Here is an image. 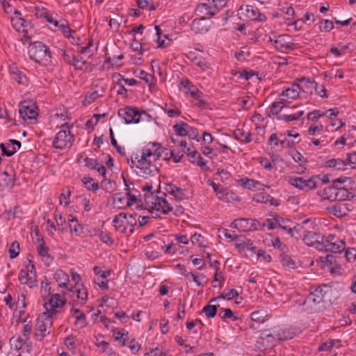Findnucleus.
I'll return each instance as SVG.
<instances>
[{
    "label": "nucleus",
    "instance_id": "obj_1",
    "mask_svg": "<svg viewBox=\"0 0 356 356\" xmlns=\"http://www.w3.org/2000/svg\"><path fill=\"white\" fill-rule=\"evenodd\" d=\"M166 150L158 143H149L143 147L140 154L131 156V164L138 169L137 173L140 175H151L157 172L156 162Z\"/></svg>",
    "mask_w": 356,
    "mask_h": 356
},
{
    "label": "nucleus",
    "instance_id": "obj_2",
    "mask_svg": "<svg viewBox=\"0 0 356 356\" xmlns=\"http://www.w3.org/2000/svg\"><path fill=\"white\" fill-rule=\"evenodd\" d=\"M65 302L64 297L59 293H55L44 303L45 312L40 314L36 320L34 333L36 340L41 341L49 334V329L53 323V316L58 312V309L65 305Z\"/></svg>",
    "mask_w": 356,
    "mask_h": 356
},
{
    "label": "nucleus",
    "instance_id": "obj_3",
    "mask_svg": "<svg viewBox=\"0 0 356 356\" xmlns=\"http://www.w3.org/2000/svg\"><path fill=\"white\" fill-rule=\"evenodd\" d=\"M142 188L144 193L145 208L150 213H153L154 211H156L164 214L172 213L175 216H180L184 213V209L182 207L177 205L173 207L165 197L155 195L152 191V184H145Z\"/></svg>",
    "mask_w": 356,
    "mask_h": 356
},
{
    "label": "nucleus",
    "instance_id": "obj_4",
    "mask_svg": "<svg viewBox=\"0 0 356 356\" xmlns=\"http://www.w3.org/2000/svg\"><path fill=\"white\" fill-rule=\"evenodd\" d=\"M326 285L316 287L311 292L300 305H302V310L308 314L318 312L324 307L323 302L326 293L329 291Z\"/></svg>",
    "mask_w": 356,
    "mask_h": 356
},
{
    "label": "nucleus",
    "instance_id": "obj_5",
    "mask_svg": "<svg viewBox=\"0 0 356 356\" xmlns=\"http://www.w3.org/2000/svg\"><path fill=\"white\" fill-rule=\"evenodd\" d=\"M28 53L30 58L36 63L47 65L50 62L51 54L49 49L41 42H35L31 44Z\"/></svg>",
    "mask_w": 356,
    "mask_h": 356
},
{
    "label": "nucleus",
    "instance_id": "obj_6",
    "mask_svg": "<svg viewBox=\"0 0 356 356\" xmlns=\"http://www.w3.org/2000/svg\"><path fill=\"white\" fill-rule=\"evenodd\" d=\"M113 223L116 231L121 233H126V232L129 230L130 233H132L137 223V220L136 215L121 213L115 216Z\"/></svg>",
    "mask_w": 356,
    "mask_h": 356
},
{
    "label": "nucleus",
    "instance_id": "obj_7",
    "mask_svg": "<svg viewBox=\"0 0 356 356\" xmlns=\"http://www.w3.org/2000/svg\"><path fill=\"white\" fill-rule=\"evenodd\" d=\"M72 281L74 282V289L68 290V296L73 297L76 296V298L81 304H83L88 299V292L82 284L81 275L74 270H70Z\"/></svg>",
    "mask_w": 356,
    "mask_h": 356
},
{
    "label": "nucleus",
    "instance_id": "obj_8",
    "mask_svg": "<svg viewBox=\"0 0 356 356\" xmlns=\"http://www.w3.org/2000/svg\"><path fill=\"white\" fill-rule=\"evenodd\" d=\"M236 17L242 21L257 20L261 22L266 19V16L261 14L257 8L250 5H242L238 9Z\"/></svg>",
    "mask_w": 356,
    "mask_h": 356
},
{
    "label": "nucleus",
    "instance_id": "obj_9",
    "mask_svg": "<svg viewBox=\"0 0 356 356\" xmlns=\"http://www.w3.org/2000/svg\"><path fill=\"white\" fill-rule=\"evenodd\" d=\"M295 332L290 327H275L270 330H265L262 339L277 338L278 341L290 340L295 336Z\"/></svg>",
    "mask_w": 356,
    "mask_h": 356
},
{
    "label": "nucleus",
    "instance_id": "obj_10",
    "mask_svg": "<svg viewBox=\"0 0 356 356\" xmlns=\"http://www.w3.org/2000/svg\"><path fill=\"white\" fill-rule=\"evenodd\" d=\"M18 279L22 284H26L30 288L36 285V272L32 261L29 260L26 268L19 271Z\"/></svg>",
    "mask_w": 356,
    "mask_h": 356
},
{
    "label": "nucleus",
    "instance_id": "obj_11",
    "mask_svg": "<svg viewBox=\"0 0 356 356\" xmlns=\"http://www.w3.org/2000/svg\"><path fill=\"white\" fill-rule=\"evenodd\" d=\"M118 116L125 124L138 123L144 111L140 112L136 108L126 106L118 110Z\"/></svg>",
    "mask_w": 356,
    "mask_h": 356
},
{
    "label": "nucleus",
    "instance_id": "obj_12",
    "mask_svg": "<svg viewBox=\"0 0 356 356\" xmlns=\"http://www.w3.org/2000/svg\"><path fill=\"white\" fill-rule=\"evenodd\" d=\"M288 183L302 191L314 189L316 188L317 185V181L315 177H311L306 179L303 177L292 176L288 178Z\"/></svg>",
    "mask_w": 356,
    "mask_h": 356
},
{
    "label": "nucleus",
    "instance_id": "obj_13",
    "mask_svg": "<svg viewBox=\"0 0 356 356\" xmlns=\"http://www.w3.org/2000/svg\"><path fill=\"white\" fill-rule=\"evenodd\" d=\"M300 90V86L298 83H292L290 86L284 87L278 96L280 100L291 103L299 97Z\"/></svg>",
    "mask_w": 356,
    "mask_h": 356
},
{
    "label": "nucleus",
    "instance_id": "obj_14",
    "mask_svg": "<svg viewBox=\"0 0 356 356\" xmlns=\"http://www.w3.org/2000/svg\"><path fill=\"white\" fill-rule=\"evenodd\" d=\"M188 58L202 72H206L209 76L213 74L212 64L202 56H195L193 53L190 52Z\"/></svg>",
    "mask_w": 356,
    "mask_h": 356
},
{
    "label": "nucleus",
    "instance_id": "obj_15",
    "mask_svg": "<svg viewBox=\"0 0 356 356\" xmlns=\"http://www.w3.org/2000/svg\"><path fill=\"white\" fill-rule=\"evenodd\" d=\"M36 107L30 102H23L19 105V113L20 117L24 120H33L36 118L38 113L36 112Z\"/></svg>",
    "mask_w": 356,
    "mask_h": 356
},
{
    "label": "nucleus",
    "instance_id": "obj_16",
    "mask_svg": "<svg viewBox=\"0 0 356 356\" xmlns=\"http://www.w3.org/2000/svg\"><path fill=\"white\" fill-rule=\"evenodd\" d=\"M80 41L81 39L76 31H72L68 26V42H70L76 47V49H73V50L79 51L81 54L88 53L89 48L92 45V42L89 41L85 47H79Z\"/></svg>",
    "mask_w": 356,
    "mask_h": 356
},
{
    "label": "nucleus",
    "instance_id": "obj_17",
    "mask_svg": "<svg viewBox=\"0 0 356 356\" xmlns=\"http://www.w3.org/2000/svg\"><path fill=\"white\" fill-rule=\"evenodd\" d=\"M321 239H323V236L310 231L306 232L302 238L307 245L315 247L319 251L323 248L321 244Z\"/></svg>",
    "mask_w": 356,
    "mask_h": 356
},
{
    "label": "nucleus",
    "instance_id": "obj_18",
    "mask_svg": "<svg viewBox=\"0 0 356 356\" xmlns=\"http://www.w3.org/2000/svg\"><path fill=\"white\" fill-rule=\"evenodd\" d=\"M269 318L268 312L265 309H259L253 312L250 314V319L252 323L250 325L252 329H257V326L264 323Z\"/></svg>",
    "mask_w": 356,
    "mask_h": 356
},
{
    "label": "nucleus",
    "instance_id": "obj_19",
    "mask_svg": "<svg viewBox=\"0 0 356 356\" xmlns=\"http://www.w3.org/2000/svg\"><path fill=\"white\" fill-rule=\"evenodd\" d=\"M180 84L186 90V94L189 95L192 98L198 99L202 97V92L188 79H182Z\"/></svg>",
    "mask_w": 356,
    "mask_h": 356
},
{
    "label": "nucleus",
    "instance_id": "obj_20",
    "mask_svg": "<svg viewBox=\"0 0 356 356\" xmlns=\"http://www.w3.org/2000/svg\"><path fill=\"white\" fill-rule=\"evenodd\" d=\"M124 181L126 186L127 195V206L136 205V208L140 209L143 207L142 202L140 199H138V193L139 192L136 190L131 189L130 186L127 183V181L124 179Z\"/></svg>",
    "mask_w": 356,
    "mask_h": 356
},
{
    "label": "nucleus",
    "instance_id": "obj_21",
    "mask_svg": "<svg viewBox=\"0 0 356 356\" xmlns=\"http://www.w3.org/2000/svg\"><path fill=\"white\" fill-rule=\"evenodd\" d=\"M71 304V302H70ZM72 308L70 310L71 316L75 319L74 325L77 329H82L88 325L86 315L79 309H75V302H72Z\"/></svg>",
    "mask_w": 356,
    "mask_h": 356
},
{
    "label": "nucleus",
    "instance_id": "obj_22",
    "mask_svg": "<svg viewBox=\"0 0 356 356\" xmlns=\"http://www.w3.org/2000/svg\"><path fill=\"white\" fill-rule=\"evenodd\" d=\"M32 332V326L29 324V323H26V321H24L23 327H22V337H18L16 339V341L19 343V346H16V348L22 349L23 346H26L27 348V351L29 352L31 349V346H29L27 343V341L29 340L30 335Z\"/></svg>",
    "mask_w": 356,
    "mask_h": 356
},
{
    "label": "nucleus",
    "instance_id": "obj_23",
    "mask_svg": "<svg viewBox=\"0 0 356 356\" xmlns=\"http://www.w3.org/2000/svg\"><path fill=\"white\" fill-rule=\"evenodd\" d=\"M210 26L211 24L207 20V18L206 17L200 16V19H195L193 21L191 29L195 33H204L209 31Z\"/></svg>",
    "mask_w": 356,
    "mask_h": 356
},
{
    "label": "nucleus",
    "instance_id": "obj_24",
    "mask_svg": "<svg viewBox=\"0 0 356 356\" xmlns=\"http://www.w3.org/2000/svg\"><path fill=\"white\" fill-rule=\"evenodd\" d=\"M238 184L243 186L245 188L249 190H261L264 191L266 188H269L270 186L268 185H266L264 184L261 183L259 181L254 180L249 178H242L238 180Z\"/></svg>",
    "mask_w": 356,
    "mask_h": 356
},
{
    "label": "nucleus",
    "instance_id": "obj_25",
    "mask_svg": "<svg viewBox=\"0 0 356 356\" xmlns=\"http://www.w3.org/2000/svg\"><path fill=\"white\" fill-rule=\"evenodd\" d=\"M297 81L300 83H305V85L307 87L314 88L316 93L322 98L327 97V90L323 85L316 83L314 81H312L309 79L301 78L298 79Z\"/></svg>",
    "mask_w": 356,
    "mask_h": 356
},
{
    "label": "nucleus",
    "instance_id": "obj_26",
    "mask_svg": "<svg viewBox=\"0 0 356 356\" xmlns=\"http://www.w3.org/2000/svg\"><path fill=\"white\" fill-rule=\"evenodd\" d=\"M273 44L277 50L283 53H289L290 51L296 49L294 43L286 41L285 38L281 35L274 40Z\"/></svg>",
    "mask_w": 356,
    "mask_h": 356
},
{
    "label": "nucleus",
    "instance_id": "obj_27",
    "mask_svg": "<svg viewBox=\"0 0 356 356\" xmlns=\"http://www.w3.org/2000/svg\"><path fill=\"white\" fill-rule=\"evenodd\" d=\"M67 123L65 122L60 125L62 130H60L56 136L54 140L53 145L56 149H63L67 146V133L64 129L66 127Z\"/></svg>",
    "mask_w": 356,
    "mask_h": 356
},
{
    "label": "nucleus",
    "instance_id": "obj_28",
    "mask_svg": "<svg viewBox=\"0 0 356 356\" xmlns=\"http://www.w3.org/2000/svg\"><path fill=\"white\" fill-rule=\"evenodd\" d=\"M346 248V243L339 238L335 241L327 243V245H323L322 250L320 251L331 252L333 253L341 252Z\"/></svg>",
    "mask_w": 356,
    "mask_h": 356
},
{
    "label": "nucleus",
    "instance_id": "obj_29",
    "mask_svg": "<svg viewBox=\"0 0 356 356\" xmlns=\"http://www.w3.org/2000/svg\"><path fill=\"white\" fill-rule=\"evenodd\" d=\"M68 227H70V232L72 236H81L83 234V227L78 222L76 217L68 215Z\"/></svg>",
    "mask_w": 356,
    "mask_h": 356
},
{
    "label": "nucleus",
    "instance_id": "obj_30",
    "mask_svg": "<svg viewBox=\"0 0 356 356\" xmlns=\"http://www.w3.org/2000/svg\"><path fill=\"white\" fill-rule=\"evenodd\" d=\"M334 200L335 201H344L353 198L354 195L352 192L348 191L346 186L343 187H334Z\"/></svg>",
    "mask_w": 356,
    "mask_h": 356
},
{
    "label": "nucleus",
    "instance_id": "obj_31",
    "mask_svg": "<svg viewBox=\"0 0 356 356\" xmlns=\"http://www.w3.org/2000/svg\"><path fill=\"white\" fill-rule=\"evenodd\" d=\"M35 234V243L37 244V251L39 255L41 257H45L48 255V248L45 245V243L43 238L39 233L38 228L34 229Z\"/></svg>",
    "mask_w": 356,
    "mask_h": 356
},
{
    "label": "nucleus",
    "instance_id": "obj_32",
    "mask_svg": "<svg viewBox=\"0 0 356 356\" xmlns=\"http://www.w3.org/2000/svg\"><path fill=\"white\" fill-rule=\"evenodd\" d=\"M348 206L349 204L347 203H339L330 207L329 211L337 217H343L346 216L347 213L352 210Z\"/></svg>",
    "mask_w": 356,
    "mask_h": 356
},
{
    "label": "nucleus",
    "instance_id": "obj_33",
    "mask_svg": "<svg viewBox=\"0 0 356 356\" xmlns=\"http://www.w3.org/2000/svg\"><path fill=\"white\" fill-rule=\"evenodd\" d=\"M85 166L90 169H96L98 173L102 177H105L106 170L104 165H100L97 161L94 159L86 157L83 159Z\"/></svg>",
    "mask_w": 356,
    "mask_h": 356
},
{
    "label": "nucleus",
    "instance_id": "obj_34",
    "mask_svg": "<svg viewBox=\"0 0 356 356\" xmlns=\"http://www.w3.org/2000/svg\"><path fill=\"white\" fill-rule=\"evenodd\" d=\"M197 15L205 17L206 15L213 16L216 15L213 10L212 6L210 3L207 0V2L200 3L195 8Z\"/></svg>",
    "mask_w": 356,
    "mask_h": 356
},
{
    "label": "nucleus",
    "instance_id": "obj_35",
    "mask_svg": "<svg viewBox=\"0 0 356 356\" xmlns=\"http://www.w3.org/2000/svg\"><path fill=\"white\" fill-rule=\"evenodd\" d=\"M8 145H12L11 149H7V147L5 144L1 143L0 145L1 149L2 151V154L6 155L7 156H10L15 154L17 149H19L21 147V143L17 140L11 139L9 140Z\"/></svg>",
    "mask_w": 356,
    "mask_h": 356
},
{
    "label": "nucleus",
    "instance_id": "obj_36",
    "mask_svg": "<svg viewBox=\"0 0 356 356\" xmlns=\"http://www.w3.org/2000/svg\"><path fill=\"white\" fill-rule=\"evenodd\" d=\"M277 227L286 231L287 233L293 236V228L294 227V223L289 219H284L280 216H277Z\"/></svg>",
    "mask_w": 356,
    "mask_h": 356
},
{
    "label": "nucleus",
    "instance_id": "obj_37",
    "mask_svg": "<svg viewBox=\"0 0 356 356\" xmlns=\"http://www.w3.org/2000/svg\"><path fill=\"white\" fill-rule=\"evenodd\" d=\"M169 193L175 198L182 200L188 198V192L186 190L179 188L174 184L169 185Z\"/></svg>",
    "mask_w": 356,
    "mask_h": 356
},
{
    "label": "nucleus",
    "instance_id": "obj_38",
    "mask_svg": "<svg viewBox=\"0 0 356 356\" xmlns=\"http://www.w3.org/2000/svg\"><path fill=\"white\" fill-rule=\"evenodd\" d=\"M230 226L241 232H249L251 229V227L250 226V219L248 218L236 219L232 222Z\"/></svg>",
    "mask_w": 356,
    "mask_h": 356
},
{
    "label": "nucleus",
    "instance_id": "obj_39",
    "mask_svg": "<svg viewBox=\"0 0 356 356\" xmlns=\"http://www.w3.org/2000/svg\"><path fill=\"white\" fill-rule=\"evenodd\" d=\"M234 138L241 143H248L252 140V135L249 131L237 129L234 131Z\"/></svg>",
    "mask_w": 356,
    "mask_h": 356
},
{
    "label": "nucleus",
    "instance_id": "obj_40",
    "mask_svg": "<svg viewBox=\"0 0 356 356\" xmlns=\"http://www.w3.org/2000/svg\"><path fill=\"white\" fill-rule=\"evenodd\" d=\"M216 195L219 200L227 202L238 199V197L234 193L225 188L218 193Z\"/></svg>",
    "mask_w": 356,
    "mask_h": 356
},
{
    "label": "nucleus",
    "instance_id": "obj_41",
    "mask_svg": "<svg viewBox=\"0 0 356 356\" xmlns=\"http://www.w3.org/2000/svg\"><path fill=\"white\" fill-rule=\"evenodd\" d=\"M11 24L13 27L17 31H24V24L26 21L21 16V13L19 12V15H15L14 17H12L10 19Z\"/></svg>",
    "mask_w": 356,
    "mask_h": 356
},
{
    "label": "nucleus",
    "instance_id": "obj_42",
    "mask_svg": "<svg viewBox=\"0 0 356 356\" xmlns=\"http://www.w3.org/2000/svg\"><path fill=\"white\" fill-rule=\"evenodd\" d=\"M173 130L176 134L179 136H186L192 128L186 122H181L180 124H176L173 127Z\"/></svg>",
    "mask_w": 356,
    "mask_h": 356
},
{
    "label": "nucleus",
    "instance_id": "obj_43",
    "mask_svg": "<svg viewBox=\"0 0 356 356\" xmlns=\"http://www.w3.org/2000/svg\"><path fill=\"white\" fill-rule=\"evenodd\" d=\"M291 156L293 159L300 164L297 170L298 172L303 173L306 170L304 164L307 163V159L298 151L293 152Z\"/></svg>",
    "mask_w": 356,
    "mask_h": 356
},
{
    "label": "nucleus",
    "instance_id": "obj_44",
    "mask_svg": "<svg viewBox=\"0 0 356 356\" xmlns=\"http://www.w3.org/2000/svg\"><path fill=\"white\" fill-rule=\"evenodd\" d=\"M186 278L188 280L193 281L199 286H203L207 282L206 276L202 273H198L196 275L193 273L189 272L188 274L186 275Z\"/></svg>",
    "mask_w": 356,
    "mask_h": 356
},
{
    "label": "nucleus",
    "instance_id": "obj_45",
    "mask_svg": "<svg viewBox=\"0 0 356 356\" xmlns=\"http://www.w3.org/2000/svg\"><path fill=\"white\" fill-rule=\"evenodd\" d=\"M347 163L345 161L339 159H332L328 160L325 163V166L327 168H332L337 170H343L346 168Z\"/></svg>",
    "mask_w": 356,
    "mask_h": 356
},
{
    "label": "nucleus",
    "instance_id": "obj_46",
    "mask_svg": "<svg viewBox=\"0 0 356 356\" xmlns=\"http://www.w3.org/2000/svg\"><path fill=\"white\" fill-rule=\"evenodd\" d=\"M163 111L170 118H177L181 115L180 109L173 104H165Z\"/></svg>",
    "mask_w": 356,
    "mask_h": 356
},
{
    "label": "nucleus",
    "instance_id": "obj_47",
    "mask_svg": "<svg viewBox=\"0 0 356 356\" xmlns=\"http://www.w3.org/2000/svg\"><path fill=\"white\" fill-rule=\"evenodd\" d=\"M54 277L59 286H67V274L63 270H57L54 275Z\"/></svg>",
    "mask_w": 356,
    "mask_h": 356
},
{
    "label": "nucleus",
    "instance_id": "obj_48",
    "mask_svg": "<svg viewBox=\"0 0 356 356\" xmlns=\"http://www.w3.org/2000/svg\"><path fill=\"white\" fill-rule=\"evenodd\" d=\"M304 114V111H298L297 113L291 115H279L277 119L289 122L299 120Z\"/></svg>",
    "mask_w": 356,
    "mask_h": 356
},
{
    "label": "nucleus",
    "instance_id": "obj_49",
    "mask_svg": "<svg viewBox=\"0 0 356 356\" xmlns=\"http://www.w3.org/2000/svg\"><path fill=\"white\" fill-rule=\"evenodd\" d=\"M281 263L283 267L287 269H293L296 267V261L287 254L281 255Z\"/></svg>",
    "mask_w": 356,
    "mask_h": 356
},
{
    "label": "nucleus",
    "instance_id": "obj_50",
    "mask_svg": "<svg viewBox=\"0 0 356 356\" xmlns=\"http://www.w3.org/2000/svg\"><path fill=\"white\" fill-rule=\"evenodd\" d=\"M2 175L5 177L3 179L4 182V186L6 188H12L15 185V174L12 172L10 173L8 171H4Z\"/></svg>",
    "mask_w": 356,
    "mask_h": 356
},
{
    "label": "nucleus",
    "instance_id": "obj_51",
    "mask_svg": "<svg viewBox=\"0 0 356 356\" xmlns=\"http://www.w3.org/2000/svg\"><path fill=\"white\" fill-rule=\"evenodd\" d=\"M191 161L193 164H196L203 170H207L209 169L207 165V161L204 160L199 152H197V155H195L194 157L191 158Z\"/></svg>",
    "mask_w": 356,
    "mask_h": 356
},
{
    "label": "nucleus",
    "instance_id": "obj_52",
    "mask_svg": "<svg viewBox=\"0 0 356 356\" xmlns=\"http://www.w3.org/2000/svg\"><path fill=\"white\" fill-rule=\"evenodd\" d=\"M334 187H327L324 188L322 191H319L318 194L325 200H329L331 201H334Z\"/></svg>",
    "mask_w": 356,
    "mask_h": 356
},
{
    "label": "nucleus",
    "instance_id": "obj_53",
    "mask_svg": "<svg viewBox=\"0 0 356 356\" xmlns=\"http://www.w3.org/2000/svg\"><path fill=\"white\" fill-rule=\"evenodd\" d=\"M168 350L162 346H157L144 356H168Z\"/></svg>",
    "mask_w": 356,
    "mask_h": 356
},
{
    "label": "nucleus",
    "instance_id": "obj_54",
    "mask_svg": "<svg viewBox=\"0 0 356 356\" xmlns=\"http://www.w3.org/2000/svg\"><path fill=\"white\" fill-rule=\"evenodd\" d=\"M101 302L99 305V307H103L106 305L108 307H117L118 302L113 298H109L107 296H104L101 298Z\"/></svg>",
    "mask_w": 356,
    "mask_h": 356
},
{
    "label": "nucleus",
    "instance_id": "obj_55",
    "mask_svg": "<svg viewBox=\"0 0 356 356\" xmlns=\"http://www.w3.org/2000/svg\"><path fill=\"white\" fill-rule=\"evenodd\" d=\"M109 275H100L95 278V283L99 286L102 290H107L108 289L107 277Z\"/></svg>",
    "mask_w": 356,
    "mask_h": 356
},
{
    "label": "nucleus",
    "instance_id": "obj_56",
    "mask_svg": "<svg viewBox=\"0 0 356 356\" xmlns=\"http://www.w3.org/2000/svg\"><path fill=\"white\" fill-rule=\"evenodd\" d=\"M284 103L286 102L282 100L274 102L270 106V113L274 115L278 116L282 108L285 107Z\"/></svg>",
    "mask_w": 356,
    "mask_h": 356
},
{
    "label": "nucleus",
    "instance_id": "obj_57",
    "mask_svg": "<svg viewBox=\"0 0 356 356\" xmlns=\"http://www.w3.org/2000/svg\"><path fill=\"white\" fill-rule=\"evenodd\" d=\"M213 8V10L216 14L218 11L225 7L227 3V0H207Z\"/></svg>",
    "mask_w": 356,
    "mask_h": 356
},
{
    "label": "nucleus",
    "instance_id": "obj_58",
    "mask_svg": "<svg viewBox=\"0 0 356 356\" xmlns=\"http://www.w3.org/2000/svg\"><path fill=\"white\" fill-rule=\"evenodd\" d=\"M83 183L85 187L89 191H95L99 188L98 183L95 182L93 179L90 177H84L83 179Z\"/></svg>",
    "mask_w": 356,
    "mask_h": 356
},
{
    "label": "nucleus",
    "instance_id": "obj_59",
    "mask_svg": "<svg viewBox=\"0 0 356 356\" xmlns=\"http://www.w3.org/2000/svg\"><path fill=\"white\" fill-rule=\"evenodd\" d=\"M218 316L222 319L230 318L233 321H236L238 319V317L234 316L233 312L230 309H222L219 312Z\"/></svg>",
    "mask_w": 356,
    "mask_h": 356
},
{
    "label": "nucleus",
    "instance_id": "obj_60",
    "mask_svg": "<svg viewBox=\"0 0 356 356\" xmlns=\"http://www.w3.org/2000/svg\"><path fill=\"white\" fill-rule=\"evenodd\" d=\"M238 296V291L234 289H225L218 298L229 300Z\"/></svg>",
    "mask_w": 356,
    "mask_h": 356
},
{
    "label": "nucleus",
    "instance_id": "obj_61",
    "mask_svg": "<svg viewBox=\"0 0 356 356\" xmlns=\"http://www.w3.org/2000/svg\"><path fill=\"white\" fill-rule=\"evenodd\" d=\"M252 121L254 123L257 129L264 128V124H263L264 118L260 113H254L252 117Z\"/></svg>",
    "mask_w": 356,
    "mask_h": 356
},
{
    "label": "nucleus",
    "instance_id": "obj_62",
    "mask_svg": "<svg viewBox=\"0 0 356 356\" xmlns=\"http://www.w3.org/2000/svg\"><path fill=\"white\" fill-rule=\"evenodd\" d=\"M191 241L198 247H206L204 238L200 234H194L191 236Z\"/></svg>",
    "mask_w": 356,
    "mask_h": 356
},
{
    "label": "nucleus",
    "instance_id": "obj_63",
    "mask_svg": "<svg viewBox=\"0 0 356 356\" xmlns=\"http://www.w3.org/2000/svg\"><path fill=\"white\" fill-rule=\"evenodd\" d=\"M334 28L333 22L329 19H323L319 22V29L321 31L328 32Z\"/></svg>",
    "mask_w": 356,
    "mask_h": 356
},
{
    "label": "nucleus",
    "instance_id": "obj_64",
    "mask_svg": "<svg viewBox=\"0 0 356 356\" xmlns=\"http://www.w3.org/2000/svg\"><path fill=\"white\" fill-rule=\"evenodd\" d=\"M202 312L204 313L207 318H213L216 316L217 312V306L208 305L204 307Z\"/></svg>",
    "mask_w": 356,
    "mask_h": 356
}]
</instances>
